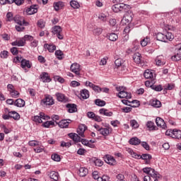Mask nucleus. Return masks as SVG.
I'll return each mask as SVG.
<instances>
[{
    "label": "nucleus",
    "mask_w": 181,
    "mask_h": 181,
    "mask_svg": "<svg viewBox=\"0 0 181 181\" xmlns=\"http://www.w3.org/2000/svg\"><path fill=\"white\" fill-rule=\"evenodd\" d=\"M51 125H54V122L47 121L43 123V127L45 128H50Z\"/></svg>",
    "instance_id": "09e8293b"
},
{
    "label": "nucleus",
    "mask_w": 181,
    "mask_h": 181,
    "mask_svg": "<svg viewBox=\"0 0 181 181\" xmlns=\"http://www.w3.org/2000/svg\"><path fill=\"white\" fill-rule=\"evenodd\" d=\"M141 146H143V148H144V149H146V151H149V144H148V143L143 141L141 142Z\"/></svg>",
    "instance_id": "e2e57ef3"
},
{
    "label": "nucleus",
    "mask_w": 181,
    "mask_h": 181,
    "mask_svg": "<svg viewBox=\"0 0 181 181\" xmlns=\"http://www.w3.org/2000/svg\"><path fill=\"white\" fill-rule=\"evenodd\" d=\"M70 6L74 9H78V8H80V4L77 1H75V0H72L70 1Z\"/></svg>",
    "instance_id": "58836bf2"
},
{
    "label": "nucleus",
    "mask_w": 181,
    "mask_h": 181,
    "mask_svg": "<svg viewBox=\"0 0 181 181\" xmlns=\"http://www.w3.org/2000/svg\"><path fill=\"white\" fill-rule=\"evenodd\" d=\"M10 94L13 98H18V97H19V92H18V90L15 89L11 90V92H10Z\"/></svg>",
    "instance_id": "49530a36"
},
{
    "label": "nucleus",
    "mask_w": 181,
    "mask_h": 181,
    "mask_svg": "<svg viewBox=\"0 0 181 181\" xmlns=\"http://www.w3.org/2000/svg\"><path fill=\"white\" fill-rule=\"evenodd\" d=\"M133 59H134V62L136 63V64H139L142 62V57H141V54L139 52H136L133 55Z\"/></svg>",
    "instance_id": "5701e85b"
},
{
    "label": "nucleus",
    "mask_w": 181,
    "mask_h": 181,
    "mask_svg": "<svg viewBox=\"0 0 181 181\" xmlns=\"http://www.w3.org/2000/svg\"><path fill=\"white\" fill-rule=\"evenodd\" d=\"M87 129V126L85 124H80L78 129L77 130V133L78 134L79 136L84 138V132Z\"/></svg>",
    "instance_id": "4468645a"
},
{
    "label": "nucleus",
    "mask_w": 181,
    "mask_h": 181,
    "mask_svg": "<svg viewBox=\"0 0 181 181\" xmlns=\"http://www.w3.org/2000/svg\"><path fill=\"white\" fill-rule=\"evenodd\" d=\"M63 6H64V3H63V1H58L54 4V8L55 11H59V9H62Z\"/></svg>",
    "instance_id": "c756f323"
},
{
    "label": "nucleus",
    "mask_w": 181,
    "mask_h": 181,
    "mask_svg": "<svg viewBox=\"0 0 181 181\" xmlns=\"http://www.w3.org/2000/svg\"><path fill=\"white\" fill-rule=\"evenodd\" d=\"M144 173H146V175H148V176H151V177H159V175H158V172L155 171V169L151 168H143Z\"/></svg>",
    "instance_id": "39448f33"
},
{
    "label": "nucleus",
    "mask_w": 181,
    "mask_h": 181,
    "mask_svg": "<svg viewBox=\"0 0 181 181\" xmlns=\"http://www.w3.org/2000/svg\"><path fill=\"white\" fill-rule=\"evenodd\" d=\"M156 124L158 127H160L163 129H166V123H165V120L160 117H157L156 119Z\"/></svg>",
    "instance_id": "f3484780"
},
{
    "label": "nucleus",
    "mask_w": 181,
    "mask_h": 181,
    "mask_svg": "<svg viewBox=\"0 0 181 181\" xmlns=\"http://www.w3.org/2000/svg\"><path fill=\"white\" fill-rule=\"evenodd\" d=\"M56 97H57V100L58 101H60L61 103H66V101H68L67 98L63 93H56Z\"/></svg>",
    "instance_id": "a211bd4d"
},
{
    "label": "nucleus",
    "mask_w": 181,
    "mask_h": 181,
    "mask_svg": "<svg viewBox=\"0 0 181 181\" xmlns=\"http://www.w3.org/2000/svg\"><path fill=\"white\" fill-rule=\"evenodd\" d=\"M70 122H71V119H62L58 123V125L60 128H67Z\"/></svg>",
    "instance_id": "6ab92c4d"
},
{
    "label": "nucleus",
    "mask_w": 181,
    "mask_h": 181,
    "mask_svg": "<svg viewBox=\"0 0 181 181\" xmlns=\"http://www.w3.org/2000/svg\"><path fill=\"white\" fill-rule=\"evenodd\" d=\"M95 103L98 106V107H104L105 105V101L101 100V99H96L95 100Z\"/></svg>",
    "instance_id": "37998d69"
},
{
    "label": "nucleus",
    "mask_w": 181,
    "mask_h": 181,
    "mask_svg": "<svg viewBox=\"0 0 181 181\" xmlns=\"http://www.w3.org/2000/svg\"><path fill=\"white\" fill-rule=\"evenodd\" d=\"M25 44H26V42H25V39L23 38H21L20 40H16V41L11 43L12 46H18V47H22Z\"/></svg>",
    "instance_id": "412c9836"
},
{
    "label": "nucleus",
    "mask_w": 181,
    "mask_h": 181,
    "mask_svg": "<svg viewBox=\"0 0 181 181\" xmlns=\"http://www.w3.org/2000/svg\"><path fill=\"white\" fill-rule=\"evenodd\" d=\"M25 13L27 15H34V13H37V6H31L26 8Z\"/></svg>",
    "instance_id": "2eb2a0df"
},
{
    "label": "nucleus",
    "mask_w": 181,
    "mask_h": 181,
    "mask_svg": "<svg viewBox=\"0 0 181 181\" xmlns=\"http://www.w3.org/2000/svg\"><path fill=\"white\" fill-rule=\"evenodd\" d=\"M111 125H112V127H118V125H119L120 122L118 120H112L110 122Z\"/></svg>",
    "instance_id": "338daca9"
},
{
    "label": "nucleus",
    "mask_w": 181,
    "mask_h": 181,
    "mask_svg": "<svg viewBox=\"0 0 181 181\" xmlns=\"http://www.w3.org/2000/svg\"><path fill=\"white\" fill-rule=\"evenodd\" d=\"M13 21H14V22H16V23H17L20 26H23V25H25V23H27L26 22H25V18L20 16H16L13 18Z\"/></svg>",
    "instance_id": "f8f14e48"
},
{
    "label": "nucleus",
    "mask_w": 181,
    "mask_h": 181,
    "mask_svg": "<svg viewBox=\"0 0 181 181\" xmlns=\"http://www.w3.org/2000/svg\"><path fill=\"white\" fill-rule=\"evenodd\" d=\"M126 151L129 153V155H131V156L134 158V159H143L146 160V163L147 165L149 164V160L152 159V156H151V154H143L141 156L135 153L132 148H126Z\"/></svg>",
    "instance_id": "f257e3e1"
},
{
    "label": "nucleus",
    "mask_w": 181,
    "mask_h": 181,
    "mask_svg": "<svg viewBox=\"0 0 181 181\" xmlns=\"http://www.w3.org/2000/svg\"><path fill=\"white\" fill-rule=\"evenodd\" d=\"M40 118L42 121V119H50V117L45 115L43 112L40 113Z\"/></svg>",
    "instance_id": "bf43d9fd"
},
{
    "label": "nucleus",
    "mask_w": 181,
    "mask_h": 181,
    "mask_svg": "<svg viewBox=\"0 0 181 181\" xmlns=\"http://www.w3.org/2000/svg\"><path fill=\"white\" fill-rule=\"evenodd\" d=\"M68 136H69V138H71V139H73L74 142H81V144L83 145H85V146H87V145L88 144L89 141L87 139H81L80 136H78V134H77L69 133Z\"/></svg>",
    "instance_id": "20e7f679"
},
{
    "label": "nucleus",
    "mask_w": 181,
    "mask_h": 181,
    "mask_svg": "<svg viewBox=\"0 0 181 181\" xmlns=\"http://www.w3.org/2000/svg\"><path fill=\"white\" fill-rule=\"evenodd\" d=\"M122 59H121V58H119V59H116L115 61V66H117V67H119L120 66H122Z\"/></svg>",
    "instance_id": "680f3d73"
},
{
    "label": "nucleus",
    "mask_w": 181,
    "mask_h": 181,
    "mask_svg": "<svg viewBox=\"0 0 181 181\" xmlns=\"http://www.w3.org/2000/svg\"><path fill=\"white\" fill-rule=\"evenodd\" d=\"M148 43H151V39L148 37H146V38H144L141 41V45L142 46V47H145V46H148Z\"/></svg>",
    "instance_id": "ea45409f"
},
{
    "label": "nucleus",
    "mask_w": 181,
    "mask_h": 181,
    "mask_svg": "<svg viewBox=\"0 0 181 181\" xmlns=\"http://www.w3.org/2000/svg\"><path fill=\"white\" fill-rule=\"evenodd\" d=\"M112 9L113 12H116V13L121 12L119 10V5L118 4L113 5L112 7Z\"/></svg>",
    "instance_id": "6e6d98bb"
},
{
    "label": "nucleus",
    "mask_w": 181,
    "mask_h": 181,
    "mask_svg": "<svg viewBox=\"0 0 181 181\" xmlns=\"http://www.w3.org/2000/svg\"><path fill=\"white\" fill-rule=\"evenodd\" d=\"M54 80L55 81H59V83H64V78H62L60 76H54Z\"/></svg>",
    "instance_id": "5fc2aeb1"
},
{
    "label": "nucleus",
    "mask_w": 181,
    "mask_h": 181,
    "mask_svg": "<svg viewBox=\"0 0 181 181\" xmlns=\"http://www.w3.org/2000/svg\"><path fill=\"white\" fill-rule=\"evenodd\" d=\"M42 104L44 105H53L54 102L53 101V98L52 96L47 95L45 96V98L42 100Z\"/></svg>",
    "instance_id": "1a4fd4ad"
},
{
    "label": "nucleus",
    "mask_w": 181,
    "mask_h": 181,
    "mask_svg": "<svg viewBox=\"0 0 181 181\" xmlns=\"http://www.w3.org/2000/svg\"><path fill=\"white\" fill-rule=\"evenodd\" d=\"M78 172V175L81 177H84L85 176H87V175H88V169L86 168H80Z\"/></svg>",
    "instance_id": "bb28decb"
},
{
    "label": "nucleus",
    "mask_w": 181,
    "mask_h": 181,
    "mask_svg": "<svg viewBox=\"0 0 181 181\" xmlns=\"http://www.w3.org/2000/svg\"><path fill=\"white\" fill-rule=\"evenodd\" d=\"M99 113L100 114V115H105V117H112L113 115L112 112H110L105 108L100 109L99 110Z\"/></svg>",
    "instance_id": "b1692460"
},
{
    "label": "nucleus",
    "mask_w": 181,
    "mask_h": 181,
    "mask_svg": "<svg viewBox=\"0 0 181 181\" xmlns=\"http://www.w3.org/2000/svg\"><path fill=\"white\" fill-rule=\"evenodd\" d=\"M171 59L173 60V62H179V60H181V54H176L174 56L171 57Z\"/></svg>",
    "instance_id": "a18cd8bd"
},
{
    "label": "nucleus",
    "mask_w": 181,
    "mask_h": 181,
    "mask_svg": "<svg viewBox=\"0 0 181 181\" xmlns=\"http://www.w3.org/2000/svg\"><path fill=\"white\" fill-rule=\"evenodd\" d=\"M40 77L43 83H50L52 81V78H50V76H49V74H47V72L42 73Z\"/></svg>",
    "instance_id": "ddd939ff"
},
{
    "label": "nucleus",
    "mask_w": 181,
    "mask_h": 181,
    "mask_svg": "<svg viewBox=\"0 0 181 181\" xmlns=\"http://www.w3.org/2000/svg\"><path fill=\"white\" fill-rule=\"evenodd\" d=\"M156 39L157 40H159V42H172L173 39H175V35L172 34V33H166L165 34H163L162 33H158L156 34Z\"/></svg>",
    "instance_id": "f03ea898"
},
{
    "label": "nucleus",
    "mask_w": 181,
    "mask_h": 181,
    "mask_svg": "<svg viewBox=\"0 0 181 181\" xmlns=\"http://www.w3.org/2000/svg\"><path fill=\"white\" fill-rule=\"evenodd\" d=\"M87 117L88 118H90L91 119H94V117H95V114H94V112H88Z\"/></svg>",
    "instance_id": "69168bd1"
},
{
    "label": "nucleus",
    "mask_w": 181,
    "mask_h": 181,
    "mask_svg": "<svg viewBox=\"0 0 181 181\" xmlns=\"http://www.w3.org/2000/svg\"><path fill=\"white\" fill-rule=\"evenodd\" d=\"M95 93H101V88L98 86H93V88H92Z\"/></svg>",
    "instance_id": "774afa93"
},
{
    "label": "nucleus",
    "mask_w": 181,
    "mask_h": 181,
    "mask_svg": "<svg viewBox=\"0 0 181 181\" xmlns=\"http://www.w3.org/2000/svg\"><path fill=\"white\" fill-rule=\"evenodd\" d=\"M100 134L103 136H108V135H110V129L102 127V129H100Z\"/></svg>",
    "instance_id": "f704fd0d"
},
{
    "label": "nucleus",
    "mask_w": 181,
    "mask_h": 181,
    "mask_svg": "<svg viewBox=\"0 0 181 181\" xmlns=\"http://www.w3.org/2000/svg\"><path fill=\"white\" fill-rule=\"evenodd\" d=\"M80 83L76 81H72L71 82V87H79Z\"/></svg>",
    "instance_id": "0e129e2a"
},
{
    "label": "nucleus",
    "mask_w": 181,
    "mask_h": 181,
    "mask_svg": "<svg viewBox=\"0 0 181 181\" xmlns=\"http://www.w3.org/2000/svg\"><path fill=\"white\" fill-rule=\"evenodd\" d=\"M152 90H154L155 91H162L163 90V88L162 87V85H153L151 86Z\"/></svg>",
    "instance_id": "8fccbe9b"
},
{
    "label": "nucleus",
    "mask_w": 181,
    "mask_h": 181,
    "mask_svg": "<svg viewBox=\"0 0 181 181\" xmlns=\"http://www.w3.org/2000/svg\"><path fill=\"white\" fill-rule=\"evenodd\" d=\"M98 19H100V21H102L103 22H107V21H108V14L101 13L98 16Z\"/></svg>",
    "instance_id": "c9c22d12"
},
{
    "label": "nucleus",
    "mask_w": 181,
    "mask_h": 181,
    "mask_svg": "<svg viewBox=\"0 0 181 181\" xmlns=\"http://www.w3.org/2000/svg\"><path fill=\"white\" fill-rule=\"evenodd\" d=\"M151 105L155 108H159L160 105H162V103L159 100H153L151 103Z\"/></svg>",
    "instance_id": "c03bdc74"
},
{
    "label": "nucleus",
    "mask_w": 181,
    "mask_h": 181,
    "mask_svg": "<svg viewBox=\"0 0 181 181\" xmlns=\"http://www.w3.org/2000/svg\"><path fill=\"white\" fill-rule=\"evenodd\" d=\"M174 132H175V129L167 130L165 132V135H167L168 136H171V138H173Z\"/></svg>",
    "instance_id": "052dcab7"
},
{
    "label": "nucleus",
    "mask_w": 181,
    "mask_h": 181,
    "mask_svg": "<svg viewBox=\"0 0 181 181\" xmlns=\"http://www.w3.org/2000/svg\"><path fill=\"white\" fill-rule=\"evenodd\" d=\"M14 105H16V107H19L20 108L25 107V100H23V99L18 98L14 102Z\"/></svg>",
    "instance_id": "cd10ccee"
},
{
    "label": "nucleus",
    "mask_w": 181,
    "mask_h": 181,
    "mask_svg": "<svg viewBox=\"0 0 181 181\" xmlns=\"http://www.w3.org/2000/svg\"><path fill=\"white\" fill-rule=\"evenodd\" d=\"M108 39L111 42H115L118 39V35H117L116 33H110L108 35Z\"/></svg>",
    "instance_id": "4c0bfd02"
},
{
    "label": "nucleus",
    "mask_w": 181,
    "mask_h": 181,
    "mask_svg": "<svg viewBox=\"0 0 181 181\" xmlns=\"http://www.w3.org/2000/svg\"><path fill=\"white\" fill-rule=\"evenodd\" d=\"M173 138L175 139H181V131L177 130V129H174V133L173 134Z\"/></svg>",
    "instance_id": "2f4dec72"
},
{
    "label": "nucleus",
    "mask_w": 181,
    "mask_h": 181,
    "mask_svg": "<svg viewBox=\"0 0 181 181\" xmlns=\"http://www.w3.org/2000/svg\"><path fill=\"white\" fill-rule=\"evenodd\" d=\"M44 47H45V49H47V50L49 52V53H53V52H54V50H56V45H54L45 44Z\"/></svg>",
    "instance_id": "c85d7f7f"
},
{
    "label": "nucleus",
    "mask_w": 181,
    "mask_h": 181,
    "mask_svg": "<svg viewBox=\"0 0 181 181\" xmlns=\"http://www.w3.org/2000/svg\"><path fill=\"white\" fill-rule=\"evenodd\" d=\"M6 18L8 22H11V21H13V13L11 12L7 13Z\"/></svg>",
    "instance_id": "13d9d810"
},
{
    "label": "nucleus",
    "mask_w": 181,
    "mask_h": 181,
    "mask_svg": "<svg viewBox=\"0 0 181 181\" xmlns=\"http://www.w3.org/2000/svg\"><path fill=\"white\" fill-rule=\"evenodd\" d=\"M40 144V142L35 140H32L28 142L30 146H39Z\"/></svg>",
    "instance_id": "603ef678"
},
{
    "label": "nucleus",
    "mask_w": 181,
    "mask_h": 181,
    "mask_svg": "<svg viewBox=\"0 0 181 181\" xmlns=\"http://www.w3.org/2000/svg\"><path fill=\"white\" fill-rule=\"evenodd\" d=\"M62 27L59 25H55L52 28V33L53 35H56L60 40H63V35L62 34Z\"/></svg>",
    "instance_id": "423d86ee"
},
{
    "label": "nucleus",
    "mask_w": 181,
    "mask_h": 181,
    "mask_svg": "<svg viewBox=\"0 0 181 181\" xmlns=\"http://www.w3.org/2000/svg\"><path fill=\"white\" fill-rule=\"evenodd\" d=\"M104 159H105V162H106V163H108V165H115V163H117L115 158H114V157L112 156L106 155L104 157Z\"/></svg>",
    "instance_id": "9d476101"
},
{
    "label": "nucleus",
    "mask_w": 181,
    "mask_h": 181,
    "mask_svg": "<svg viewBox=\"0 0 181 181\" xmlns=\"http://www.w3.org/2000/svg\"><path fill=\"white\" fill-rule=\"evenodd\" d=\"M147 128H148L149 131H155L156 129V127H155V123L151 121H148L146 124Z\"/></svg>",
    "instance_id": "e433bc0d"
},
{
    "label": "nucleus",
    "mask_w": 181,
    "mask_h": 181,
    "mask_svg": "<svg viewBox=\"0 0 181 181\" xmlns=\"http://www.w3.org/2000/svg\"><path fill=\"white\" fill-rule=\"evenodd\" d=\"M37 25L38 26V28H40V29H43L45 28V26H46V22H45V21L40 19L37 21Z\"/></svg>",
    "instance_id": "79ce46f5"
},
{
    "label": "nucleus",
    "mask_w": 181,
    "mask_h": 181,
    "mask_svg": "<svg viewBox=\"0 0 181 181\" xmlns=\"http://www.w3.org/2000/svg\"><path fill=\"white\" fill-rule=\"evenodd\" d=\"M71 71L74 73L76 76H80V71H81V66L77 62H75L71 65L70 67Z\"/></svg>",
    "instance_id": "0eeeda50"
},
{
    "label": "nucleus",
    "mask_w": 181,
    "mask_h": 181,
    "mask_svg": "<svg viewBox=\"0 0 181 181\" xmlns=\"http://www.w3.org/2000/svg\"><path fill=\"white\" fill-rule=\"evenodd\" d=\"M116 90L119 92L117 94V97H119V98H127V100L132 98L131 93L127 92V88L124 86H117Z\"/></svg>",
    "instance_id": "7ed1b4c3"
},
{
    "label": "nucleus",
    "mask_w": 181,
    "mask_h": 181,
    "mask_svg": "<svg viewBox=\"0 0 181 181\" xmlns=\"http://www.w3.org/2000/svg\"><path fill=\"white\" fill-rule=\"evenodd\" d=\"M33 151L35 152V153H40L45 151V146H40V144L39 146H37V147L33 149Z\"/></svg>",
    "instance_id": "a19ab883"
},
{
    "label": "nucleus",
    "mask_w": 181,
    "mask_h": 181,
    "mask_svg": "<svg viewBox=\"0 0 181 181\" xmlns=\"http://www.w3.org/2000/svg\"><path fill=\"white\" fill-rule=\"evenodd\" d=\"M130 124L132 128H139V124L135 119L131 120Z\"/></svg>",
    "instance_id": "864d4df0"
},
{
    "label": "nucleus",
    "mask_w": 181,
    "mask_h": 181,
    "mask_svg": "<svg viewBox=\"0 0 181 181\" xmlns=\"http://www.w3.org/2000/svg\"><path fill=\"white\" fill-rule=\"evenodd\" d=\"M93 162H94V164L95 165V166L100 167V166H103V165H104V162L98 158L95 159L93 160Z\"/></svg>",
    "instance_id": "3c124183"
},
{
    "label": "nucleus",
    "mask_w": 181,
    "mask_h": 181,
    "mask_svg": "<svg viewBox=\"0 0 181 181\" xmlns=\"http://www.w3.org/2000/svg\"><path fill=\"white\" fill-rule=\"evenodd\" d=\"M163 55H159L156 59V64L157 66H163L165 64V59Z\"/></svg>",
    "instance_id": "4be33fe9"
},
{
    "label": "nucleus",
    "mask_w": 181,
    "mask_h": 181,
    "mask_svg": "<svg viewBox=\"0 0 181 181\" xmlns=\"http://www.w3.org/2000/svg\"><path fill=\"white\" fill-rule=\"evenodd\" d=\"M52 159L55 162H60V156H59V154H53L52 156Z\"/></svg>",
    "instance_id": "4d7b16f0"
},
{
    "label": "nucleus",
    "mask_w": 181,
    "mask_h": 181,
    "mask_svg": "<svg viewBox=\"0 0 181 181\" xmlns=\"http://www.w3.org/2000/svg\"><path fill=\"white\" fill-rule=\"evenodd\" d=\"M80 95L83 100H87L90 98V92L87 89H83L80 92Z\"/></svg>",
    "instance_id": "aec40b11"
},
{
    "label": "nucleus",
    "mask_w": 181,
    "mask_h": 181,
    "mask_svg": "<svg viewBox=\"0 0 181 181\" xmlns=\"http://www.w3.org/2000/svg\"><path fill=\"white\" fill-rule=\"evenodd\" d=\"M52 180H59V173L52 171L48 175Z\"/></svg>",
    "instance_id": "7c9ffc66"
},
{
    "label": "nucleus",
    "mask_w": 181,
    "mask_h": 181,
    "mask_svg": "<svg viewBox=\"0 0 181 181\" xmlns=\"http://www.w3.org/2000/svg\"><path fill=\"white\" fill-rule=\"evenodd\" d=\"M129 144L131 145H139V144H141V140L137 137H133L130 139Z\"/></svg>",
    "instance_id": "473e14b6"
},
{
    "label": "nucleus",
    "mask_w": 181,
    "mask_h": 181,
    "mask_svg": "<svg viewBox=\"0 0 181 181\" xmlns=\"http://www.w3.org/2000/svg\"><path fill=\"white\" fill-rule=\"evenodd\" d=\"M92 176L93 179L97 181H110V177H108L107 175H103V177H100V175H98V172L97 171H94L92 173Z\"/></svg>",
    "instance_id": "6e6552de"
},
{
    "label": "nucleus",
    "mask_w": 181,
    "mask_h": 181,
    "mask_svg": "<svg viewBox=\"0 0 181 181\" xmlns=\"http://www.w3.org/2000/svg\"><path fill=\"white\" fill-rule=\"evenodd\" d=\"M132 16H134L132 13H126L122 18L123 22H125V23H131V22H132Z\"/></svg>",
    "instance_id": "9b49d317"
},
{
    "label": "nucleus",
    "mask_w": 181,
    "mask_h": 181,
    "mask_svg": "<svg viewBox=\"0 0 181 181\" xmlns=\"http://www.w3.org/2000/svg\"><path fill=\"white\" fill-rule=\"evenodd\" d=\"M145 78H152L153 77V73L149 69H146L144 74Z\"/></svg>",
    "instance_id": "72a5a7b5"
},
{
    "label": "nucleus",
    "mask_w": 181,
    "mask_h": 181,
    "mask_svg": "<svg viewBox=\"0 0 181 181\" xmlns=\"http://www.w3.org/2000/svg\"><path fill=\"white\" fill-rule=\"evenodd\" d=\"M21 66L22 69H30L32 67V64L30 61L28 59H23L21 62Z\"/></svg>",
    "instance_id": "dca6fc26"
},
{
    "label": "nucleus",
    "mask_w": 181,
    "mask_h": 181,
    "mask_svg": "<svg viewBox=\"0 0 181 181\" xmlns=\"http://www.w3.org/2000/svg\"><path fill=\"white\" fill-rule=\"evenodd\" d=\"M55 56H57L59 60H62V59H63V52H62V50L55 51Z\"/></svg>",
    "instance_id": "de8ad7c7"
},
{
    "label": "nucleus",
    "mask_w": 181,
    "mask_h": 181,
    "mask_svg": "<svg viewBox=\"0 0 181 181\" xmlns=\"http://www.w3.org/2000/svg\"><path fill=\"white\" fill-rule=\"evenodd\" d=\"M10 114V118H13L16 121L21 119V115L16 111L8 112Z\"/></svg>",
    "instance_id": "a878e982"
},
{
    "label": "nucleus",
    "mask_w": 181,
    "mask_h": 181,
    "mask_svg": "<svg viewBox=\"0 0 181 181\" xmlns=\"http://www.w3.org/2000/svg\"><path fill=\"white\" fill-rule=\"evenodd\" d=\"M66 108H68V112L73 113V112H76L77 111V105L74 104H67L66 105Z\"/></svg>",
    "instance_id": "393cba45"
}]
</instances>
